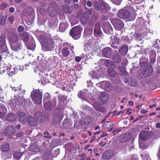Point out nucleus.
<instances>
[{"instance_id": "f257e3e1", "label": "nucleus", "mask_w": 160, "mask_h": 160, "mask_svg": "<svg viewBox=\"0 0 160 160\" xmlns=\"http://www.w3.org/2000/svg\"><path fill=\"white\" fill-rule=\"evenodd\" d=\"M31 97L33 101L36 104H40L42 103V92L39 89L33 90L31 92Z\"/></svg>"}, {"instance_id": "f03ea898", "label": "nucleus", "mask_w": 160, "mask_h": 160, "mask_svg": "<svg viewBox=\"0 0 160 160\" xmlns=\"http://www.w3.org/2000/svg\"><path fill=\"white\" fill-rule=\"evenodd\" d=\"M82 29L80 27L77 26L73 27L70 32V35L75 39H77L80 37Z\"/></svg>"}, {"instance_id": "7ed1b4c3", "label": "nucleus", "mask_w": 160, "mask_h": 160, "mask_svg": "<svg viewBox=\"0 0 160 160\" xmlns=\"http://www.w3.org/2000/svg\"><path fill=\"white\" fill-rule=\"evenodd\" d=\"M62 112L57 109L55 110L52 116L53 121L56 123L60 122L63 118Z\"/></svg>"}, {"instance_id": "20e7f679", "label": "nucleus", "mask_w": 160, "mask_h": 160, "mask_svg": "<svg viewBox=\"0 0 160 160\" xmlns=\"http://www.w3.org/2000/svg\"><path fill=\"white\" fill-rule=\"evenodd\" d=\"M39 38L41 42L46 48L50 47L53 43L52 40L48 38H46L43 35H40Z\"/></svg>"}, {"instance_id": "39448f33", "label": "nucleus", "mask_w": 160, "mask_h": 160, "mask_svg": "<svg viewBox=\"0 0 160 160\" xmlns=\"http://www.w3.org/2000/svg\"><path fill=\"white\" fill-rule=\"evenodd\" d=\"M118 15L121 18L128 19L130 17L131 14L128 11L123 9L118 12Z\"/></svg>"}, {"instance_id": "423d86ee", "label": "nucleus", "mask_w": 160, "mask_h": 160, "mask_svg": "<svg viewBox=\"0 0 160 160\" xmlns=\"http://www.w3.org/2000/svg\"><path fill=\"white\" fill-rule=\"evenodd\" d=\"M114 26L115 28L118 30H120L124 28V24L123 22L119 19L115 20Z\"/></svg>"}, {"instance_id": "0eeeda50", "label": "nucleus", "mask_w": 160, "mask_h": 160, "mask_svg": "<svg viewBox=\"0 0 160 160\" xmlns=\"http://www.w3.org/2000/svg\"><path fill=\"white\" fill-rule=\"evenodd\" d=\"M17 115L18 120L21 123H24L27 121V116L24 112H18Z\"/></svg>"}, {"instance_id": "6e6552de", "label": "nucleus", "mask_w": 160, "mask_h": 160, "mask_svg": "<svg viewBox=\"0 0 160 160\" xmlns=\"http://www.w3.org/2000/svg\"><path fill=\"white\" fill-rule=\"evenodd\" d=\"M56 104L57 102L55 99L53 102H46L44 104V107L46 110H50L56 106Z\"/></svg>"}, {"instance_id": "1a4fd4ad", "label": "nucleus", "mask_w": 160, "mask_h": 160, "mask_svg": "<svg viewBox=\"0 0 160 160\" xmlns=\"http://www.w3.org/2000/svg\"><path fill=\"white\" fill-rule=\"evenodd\" d=\"M16 132L15 128L12 126H9L6 128L4 130V134L6 136L12 134Z\"/></svg>"}, {"instance_id": "9d476101", "label": "nucleus", "mask_w": 160, "mask_h": 160, "mask_svg": "<svg viewBox=\"0 0 160 160\" xmlns=\"http://www.w3.org/2000/svg\"><path fill=\"white\" fill-rule=\"evenodd\" d=\"M102 53L104 57L109 58L112 55V49L110 48L106 47L103 50Z\"/></svg>"}, {"instance_id": "9b49d317", "label": "nucleus", "mask_w": 160, "mask_h": 160, "mask_svg": "<svg viewBox=\"0 0 160 160\" xmlns=\"http://www.w3.org/2000/svg\"><path fill=\"white\" fill-rule=\"evenodd\" d=\"M114 154V151L110 150L109 151H107L104 152L102 155V157L105 159H109L113 156Z\"/></svg>"}, {"instance_id": "f8f14e48", "label": "nucleus", "mask_w": 160, "mask_h": 160, "mask_svg": "<svg viewBox=\"0 0 160 160\" xmlns=\"http://www.w3.org/2000/svg\"><path fill=\"white\" fill-rule=\"evenodd\" d=\"M34 116L39 122H43L45 120L44 115L40 112H36L34 114Z\"/></svg>"}, {"instance_id": "ddd939ff", "label": "nucleus", "mask_w": 160, "mask_h": 160, "mask_svg": "<svg viewBox=\"0 0 160 160\" xmlns=\"http://www.w3.org/2000/svg\"><path fill=\"white\" fill-rule=\"evenodd\" d=\"M30 126H34L37 124V121L35 119L30 115L28 116L27 121Z\"/></svg>"}, {"instance_id": "4468645a", "label": "nucleus", "mask_w": 160, "mask_h": 160, "mask_svg": "<svg viewBox=\"0 0 160 160\" xmlns=\"http://www.w3.org/2000/svg\"><path fill=\"white\" fill-rule=\"evenodd\" d=\"M9 147L8 144H5L3 145L2 148L1 149L2 152L1 153L2 157L3 159H6L8 158L5 156L4 152H7L9 150Z\"/></svg>"}, {"instance_id": "2eb2a0df", "label": "nucleus", "mask_w": 160, "mask_h": 160, "mask_svg": "<svg viewBox=\"0 0 160 160\" xmlns=\"http://www.w3.org/2000/svg\"><path fill=\"white\" fill-rule=\"evenodd\" d=\"M100 98L103 104H105L108 102V94L104 92H102L100 94Z\"/></svg>"}, {"instance_id": "dca6fc26", "label": "nucleus", "mask_w": 160, "mask_h": 160, "mask_svg": "<svg viewBox=\"0 0 160 160\" xmlns=\"http://www.w3.org/2000/svg\"><path fill=\"white\" fill-rule=\"evenodd\" d=\"M146 68L142 71L143 74L146 76L150 75L153 71L152 67L151 66H145Z\"/></svg>"}, {"instance_id": "f3484780", "label": "nucleus", "mask_w": 160, "mask_h": 160, "mask_svg": "<svg viewBox=\"0 0 160 160\" xmlns=\"http://www.w3.org/2000/svg\"><path fill=\"white\" fill-rule=\"evenodd\" d=\"M110 82L107 81H104L102 82H100L96 84V86L101 87L105 89H107L109 88L110 87Z\"/></svg>"}, {"instance_id": "a211bd4d", "label": "nucleus", "mask_w": 160, "mask_h": 160, "mask_svg": "<svg viewBox=\"0 0 160 160\" xmlns=\"http://www.w3.org/2000/svg\"><path fill=\"white\" fill-rule=\"evenodd\" d=\"M10 41L12 43H15L17 41L18 38L17 35L14 33H11L8 35Z\"/></svg>"}, {"instance_id": "6ab92c4d", "label": "nucleus", "mask_w": 160, "mask_h": 160, "mask_svg": "<svg viewBox=\"0 0 160 160\" xmlns=\"http://www.w3.org/2000/svg\"><path fill=\"white\" fill-rule=\"evenodd\" d=\"M103 29L104 32L108 34H112L113 33V29L109 24H107V26L104 27Z\"/></svg>"}, {"instance_id": "aec40b11", "label": "nucleus", "mask_w": 160, "mask_h": 160, "mask_svg": "<svg viewBox=\"0 0 160 160\" xmlns=\"http://www.w3.org/2000/svg\"><path fill=\"white\" fill-rule=\"evenodd\" d=\"M119 51L122 55H126L128 52V47L126 45H122L119 49Z\"/></svg>"}, {"instance_id": "412c9836", "label": "nucleus", "mask_w": 160, "mask_h": 160, "mask_svg": "<svg viewBox=\"0 0 160 160\" xmlns=\"http://www.w3.org/2000/svg\"><path fill=\"white\" fill-rule=\"evenodd\" d=\"M29 150L34 152H38L40 151V149L38 145L33 144L29 147Z\"/></svg>"}, {"instance_id": "4be33fe9", "label": "nucleus", "mask_w": 160, "mask_h": 160, "mask_svg": "<svg viewBox=\"0 0 160 160\" xmlns=\"http://www.w3.org/2000/svg\"><path fill=\"white\" fill-rule=\"evenodd\" d=\"M6 119L7 120L10 122H13L16 119V117L13 113H8L6 117Z\"/></svg>"}, {"instance_id": "5701e85b", "label": "nucleus", "mask_w": 160, "mask_h": 160, "mask_svg": "<svg viewBox=\"0 0 160 160\" xmlns=\"http://www.w3.org/2000/svg\"><path fill=\"white\" fill-rule=\"evenodd\" d=\"M113 124L110 122L107 121L104 123L103 125V126L105 128L107 129H110L108 131L111 132L113 129L112 127L113 126Z\"/></svg>"}, {"instance_id": "b1692460", "label": "nucleus", "mask_w": 160, "mask_h": 160, "mask_svg": "<svg viewBox=\"0 0 160 160\" xmlns=\"http://www.w3.org/2000/svg\"><path fill=\"white\" fill-rule=\"evenodd\" d=\"M95 28L94 30V33L95 35H100L101 34L102 32L100 29V24L97 23L95 24Z\"/></svg>"}, {"instance_id": "393cba45", "label": "nucleus", "mask_w": 160, "mask_h": 160, "mask_svg": "<svg viewBox=\"0 0 160 160\" xmlns=\"http://www.w3.org/2000/svg\"><path fill=\"white\" fill-rule=\"evenodd\" d=\"M93 105L97 110L101 112H103L105 111V109L104 108L97 102H94Z\"/></svg>"}, {"instance_id": "a878e982", "label": "nucleus", "mask_w": 160, "mask_h": 160, "mask_svg": "<svg viewBox=\"0 0 160 160\" xmlns=\"http://www.w3.org/2000/svg\"><path fill=\"white\" fill-rule=\"evenodd\" d=\"M105 64L106 67L108 68H114L115 65L113 62L109 59H107L105 61Z\"/></svg>"}, {"instance_id": "bb28decb", "label": "nucleus", "mask_w": 160, "mask_h": 160, "mask_svg": "<svg viewBox=\"0 0 160 160\" xmlns=\"http://www.w3.org/2000/svg\"><path fill=\"white\" fill-rule=\"evenodd\" d=\"M68 27L67 23H61L59 26V31L60 32H64Z\"/></svg>"}, {"instance_id": "cd10ccee", "label": "nucleus", "mask_w": 160, "mask_h": 160, "mask_svg": "<svg viewBox=\"0 0 160 160\" xmlns=\"http://www.w3.org/2000/svg\"><path fill=\"white\" fill-rule=\"evenodd\" d=\"M111 41L113 44L117 45H118L121 42L120 39L117 37H115L114 36L111 37Z\"/></svg>"}, {"instance_id": "c85d7f7f", "label": "nucleus", "mask_w": 160, "mask_h": 160, "mask_svg": "<svg viewBox=\"0 0 160 160\" xmlns=\"http://www.w3.org/2000/svg\"><path fill=\"white\" fill-rule=\"evenodd\" d=\"M112 58L115 62L118 63L121 61V55L118 54H114L113 55Z\"/></svg>"}, {"instance_id": "c756f323", "label": "nucleus", "mask_w": 160, "mask_h": 160, "mask_svg": "<svg viewBox=\"0 0 160 160\" xmlns=\"http://www.w3.org/2000/svg\"><path fill=\"white\" fill-rule=\"evenodd\" d=\"M93 45L90 43V42L86 44L84 47V50L86 52L92 51L93 49Z\"/></svg>"}, {"instance_id": "7c9ffc66", "label": "nucleus", "mask_w": 160, "mask_h": 160, "mask_svg": "<svg viewBox=\"0 0 160 160\" xmlns=\"http://www.w3.org/2000/svg\"><path fill=\"white\" fill-rule=\"evenodd\" d=\"M48 14L52 17H54L56 14V10L53 7L49 8L48 9Z\"/></svg>"}, {"instance_id": "2f4dec72", "label": "nucleus", "mask_w": 160, "mask_h": 160, "mask_svg": "<svg viewBox=\"0 0 160 160\" xmlns=\"http://www.w3.org/2000/svg\"><path fill=\"white\" fill-rule=\"evenodd\" d=\"M6 110V108L3 104L0 105V118H3L5 115L4 112Z\"/></svg>"}, {"instance_id": "473e14b6", "label": "nucleus", "mask_w": 160, "mask_h": 160, "mask_svg": "<svg viewBox=\"0 0 160 160\" xmlns=\"http://www.w3.org/2000/svg\"><path fill=\"white\" fill-rule=\"evenodd\" d=\"M148 133L146 132H142L139 134V138L142 140V141L146 140L148 138Z\"/></svg>"}, {"instance_id": "72a5a7b5", "label": "nucleus", "mask_w": 160, "mask_h": 160, "mask_svg": "<svg viewBox=\"0 0 160 160\" xmlns=\"http://www.w3.org/2000/svg\"><path fill=\"white\" fill-rule=\"evenodd\" d=\"M58 98L59 100V102L62 104V103H66L67 102L66 101V97L62 95H59L58 96Z\"/></svg>"}, {"instance_id": "f704fd0d", "label": "nucleus", "mask_w": 160, "mask_h": 160, "mask_svg": "<svg viewBox=\"0 0 160 160\" xmlns=\"http://www.w3.org/2000/svg\"><path fill=\"white\" fill-rule=\"evenodd\" d=\"M92 120V118L89 116H87L84 119V123L85 125L88 126L91 122Z\"/></svg>"}, {"instance_id": "c9c22d12", "label": "nucleus", "mask_w": 160, "mask_h": 160, "mask_svg": "<svg viewBox=\"0 0 160 160\" xmlns=\"http://www.w3.org/2000/svg\"><path fill=\"white\" fill-rule=\"evenodd\" d=\"M8 67L5 64H2V65L0 66V73L3 74L5 72V71L7 72Z\"/></svg>"}, {"instance_id": "e433bc0d", "label": "nucleus", "mask_w": 160, "mask_h": 160, "mask_svg": "<svg viewBox=\"0 0 160 160\" xmlns=\"http://www.w3.org/2000/svg\"><path fill=\"white\" fill-rule=\"evenodd\" d=\"M7 74L9 76H12L15 73V71L13 69H11L10 67H8L7 70Z\"/></svg>"}, {"instance_id": "4c0bfd02", "label": "nucleus", "mask_w": 160, "mask_h": 160, "mask_svg": "<svg viewBox=\"0 0 160 160\" xmlns=\"http://www.w3.org/2000/svg\"><path fill=\"white\" fill-rule=\"evenodd\" d=\"M68 48H63L62 50V53L64 57L68 56L69 54V51Z\"/></svg>"}, {"instance_id": "58836bf2", "label": "nucleus", "mask_w": 160, "mask_h": 160, "mask_svg": "<svg viewBox=\"0 0 160 160\" xmlns=\"http://www.w3.org/2000/svg\"><path fill=\"white\" fill-rule=\"evenodd\" d=\"M139 146L140 148L142 149H144L147 148L148 146L145 145L143 141H139Z\"/></svg>"}, {"instance_id": "ea45409f", "label": "nucleus", "mask_w": 160, "mask_h": 160, "mask_svg": "<svg viewBox=\"0 0 160 160\" xmlns=\"http://www.w3.org/2000/svg\"><path fill=\"white\" fill-rule=\"evenodd\" d=\"M62 9L65 12L70 13L71 12L70 8L68 6L66 5H63L62 7Z\"/></svg>"}, {"instance_id": "a19ab883", "label": "nucleus", "mask_w": 160, "mask_h": 160, "mask_svg": "<svg viewBox=\"0 0 160 160\" xmlns=\"http://www.w3.org/2000/svg\"><path fill=\"white\" fill-rule=\"evenodd\" d=\"M88 20V17H85L84 16H82L81 17L80 20L81 23L83 25L86 24Z\"/></svg>"}, {"instance_id": "79ce46f5", "label": "nucleus", "mask_w": 160, "mask_h": 160, "mask_svg": "<svg viewBox=\"0 0 160 160\" xmlns=\"http://www.w3.org/2000/svg\"><path fill=\"white\" fill-rule=\"evenodd\" d=\"M119 139L120 141L121 142H125L128 140V139L126 138V135L124 134L120 136Z\"/></svg>"}, {"instance_id": "37998d69", "label": "nucleus", "mask_w": 160, "mask_h": 160, "mask_svg": "<svg viewBox=\"0 0 160 160\" xmlns=\"http://www.w3.org/2000/svg\"><path fill=\"white\" fill-rule=\"evenodd\" d=\"M86 95V93L85 91H80L78 94V97L81 98L83 99Z\"/></svg>"}, {"instance_id": "c03bdc74", "label": "nucleus", "mask_w": 160, "mask_h": 160, "mask_svg": "<svg viewBox=\"0 0 160 160\" xmlns=\"http://www.w3.org/2000/svg\"><path fill=\"white\" fill-rule=\"evenodd\" d=\"M108 73L109 75L112 77H115L116 75L115 71L112 69H108Z\"/></svg>"}, {"instance_id": "a18cd8bd", "label": "nucleus", "mask_w": 160, "mask_h": 160, "mask_svg": "<svg viewBox=\"0 0 160 160\" xmlns=\"http://www.w3.org/2000/svg\"><path fill=\"white\" fill-rule=\"evenodd\" d=\"M23 154V152H16L14 153L13 156L16 158L18 159L21 157Z\"/></svg>"}, {"instance_id": "49530a36", "label": "nucleus", "mask_w": 160, "mask_h": 160, "mask_svg": "<svg viewBox=\"0 0 160 160\" xmlns=\"http://www.w3.org/2000/svg\"><path fill=\"white\" fill-rule=\"evenodd\" d=\"M11 48L12 50L15 51H17L20 49L21 48V45L20 44H19L17 46H16L14 44H12L11 45Z\"/></svg>"}, {"instance_id": "de8ad7c7", "label": "nucleus", "mask_w": 160, "mask_h": 160, "mask_svg": "<svg viewBox=\"0 0 160 160\" xmlns=\"http://www.w3.org/2000/svg\"><path fill=\"white\" fill-rule=\"evenodd\" d=\"M5 44V39L2 37H0V48L4 46Z\"/></svg>"}, {"instance_id": "09e8293b", "label": "nucleus", "mask_w": 160, "mask_h": 160, "mask_svg": "<svg viewBox=\"0 0 160 160\" xmlns=\"http://www.w3.org/2000/svg\"><path fill=\"white\" fill-rule=\"evenodd\" d=\"M51 98L50 94L48 93H46L44 96L43 101L44 102L49 100Z\"/></svg>"}, {"instance_id": "8fccbe9b", "label": "nucleus", "mask_w": 160, "mask_h": 160, "mask_svg": "<svg viewBox=\"0 0 160 160\" xmlns=\"http://www.w3.org/2000/svg\"><path fill=\"white\" fill-rule=\"evenodd\" d=\"M6 22V19L2 16H0V23L2 25H4Z\"/></svg>"}, {"instance_id": "3c124183", "label": "nucleus", "mask_w": 160, "mask_h": 160, "mask_svg": "<svg viewBox=\"0 0 160 160\" xmlns=\"http://www.w3.org/2000/svg\"><path fill=\"white\" fill-rule=\"evenodd\" d=\"M12 104L14 106H16L17 104H19V100L17 99H13L11 100Z\"/></svg>"}, {"instance_id": "603ef678", "label": "nucleus", "mask_w": 160, "mask_h": 160, "mask_svg": "<svg viewBox=\"0 0 160 160\" xmlns=\"http://www.w3.org/2000/svg\"><path fill=\"white\" fill-rule=\"evenodd\" d=\"M8 5L7 3L3 2L0 5V9L3 10Z\"/></svg>"}, {"instance_id": "864d4df0", "label": "nucleus", "mask_w": 160, "mask_h": 160, "mask_svg": "<svg viewBox=\"0 0 160 160\" xmlns=\"http://www.w3.org/2000/svg\"><path fill=\"white\" fill-rule=\"evenodd\" d=\"M35 43L33 42L32 43V44L27 45V48L30 50H33L35 48Z\"/></svg>"}, {"instance_id": "5fc2aeb1", "label": "nucleus", "mask_w": 160, "mask_h": 160, "mask_svg": "<svg viewBox=\"0 0 160 160\" xmlns=\"http://www.w3.org/2000/svg\"><path fill=\"white\" fill-rule=\"evenodd\" d=\"M44 134L45 136L43 137V138H47L50 139L52 138V136L49 135V133L47 131L45 132H44Z\"/></svg>"}, {"instance_id": "6e6d98bb", "label": "nucleus", "mask_w": 160, "mask_h": 160, "mask_svg": "<svg viewBox=\"0 0 160 160\" xmlns=\"http://www.w3.org/2000/svg\"><path fill=\"white\" fill-rule=\"evenodd\" d=\"M112 1L114 3L117 5H119L121 2V0H112Z\"/></svg>"}, {"instance_id": "4d7b16f0", "label": "nucleus", "mask_w": 160, "mask_h": 160, "mask_svg": "<svg viewBox=\"0 0 160 160\" xmlns=\"http://www.w3.org/2000/svg\"><path fill=\"white\" fill-rule=\"evenodd\" d=\"M85 9L88 15H91L92 14V11L91 9H90L87 7H85Z\"/></svg>"}, {"instance_id": "13d9d810", "label": "nucleus", "mask_w": 160, "mask_h": 160, "mask_svg": "<svg viewBox=\"0 0 160 160\" xmlns=\"http://www.w3.org/2000/svg\"><path fill=\"white\" fill-rule=\"evenodd\" d=\"M83 58V57L82 56L80 57L77 56L76 57L75 60L76 62H79Z\"/></svg>"}, {"instance_id": "bf43d9fd", "label": "nucleus", "mask_w": 160, "mask_h": 160, "mask_svg": "<svg viewBox=\"0 0 160 160\" xmlns=\"http://www.w3.org/2000/svg\"><path fill=\"white\" fill-rule=\"evenodd\" d=\"M24 30V27L21 26H19L18 28V31L19 32H20L23 31Z\"/></svg>"}, {"instance_id": "052dcab7", "label": "nucleus", "mask_w": 160, "mask_h": 160, "mask_svg": "<svg viewBox=\"0 0 160 160\" xmlns=\"http://www.w3.org/2000/svg\"><path fill=\"white\" fill-rule=\"evenodd\" d=\"M8 19L11 23H12L14 19V17L13 16H11L8 17Z\"/></svg>"}, {"instance_id": "680f3d73", "label": "nucleus", "mask_w": 160, "mask_h": 160, "mask_svg": "<svg viewBox=\"0 0 160 160\" xmlns=\"http://www.w3.org/2000/svg\"><path fill=\"white\" fill-rule=\"evenodd\" d=\"M34 72L36 73H38L39 75L40 74V71L38 68H34Z\"/></svg>"}, {"instance_id": "e2e57ef3", "label": "nucleus", "mask_w": 160, "mask_h": 160, "mask_svg": "<svg viewBox=\"0 0 160 160\" xmlns=\"http://www.w3.org/2000/svg\"><path fill=\"white\" fill-rule=\"evenodd\" d=\"M23 134H24L23 132H20L16 134V136L17 137H21V136H23Z\"/></svg>"}, {"instance_id": "0e129e2a", "label": "nucleus", "mask_w": 160, "mask_h": 160, "mask_svg": "<svg viewBox=\"0 0 160 160\" xmlns=\"http://www.w3.org/2000/svg\"><path fill=\"white\" fill-rule=\"evenodd\" d=\"M87 4L88 6L90 7H91L92 5V3L91 2H90L89 0H88L87 1Z\"/></svg>"}, {"instance_id": "69168bd1", "label": "nucleus", "mask_w": 160, "mask_h": 160, "mask_svg": "<svg viewBox=\"0 0 160 160\" xmlns=\"http://www.w3.org/2000/svg\"><path fill=\"white\" fill-rule=\"evenodd\" d=\"M156 61V59L154 58H150V62L151 63L153 64L155 63Z\"/></svg>"}, {"instance_id": "338daca9", "label": "nucleus", "mask_w": 160, "mask_h": 160, "mask_svg": "<svg viewBox=\"0 0 160 160\" xmlns=\"http://www.w3.org/2000/svg\"><path fill=\"white\" fill-rule=\"evenodd\" d=\"M15 9L13 7H10L9 9V11L11 13H13Z\"/></svg>"}, {"instance_id": "774afa93", "label": "nucleus", "mask_w": 160, "mask_h": 160, "mask_svg": "<svg viewBox=\"0 0 160 160\" xmlns=\"http://www.w3.org/2000/svg\"><path fill=\"white\" fill-rule=\"evenodd\" d=\"M141 156L142 158H143L144 160H146L148 158V155H147L146 156V157L145 156V155H141Z\"/></svg>"}]
</instances>
